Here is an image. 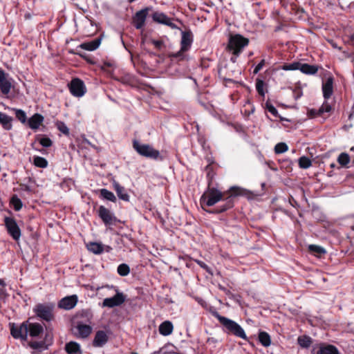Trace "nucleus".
<instances>
[{
    "mask_svg": "<svg viewBox=\"0 0 354 354\" xmlns=\"http://www.w3.org/2000/svg\"><path fill=\"white\" fill-rule=\"evenodd\" d=\"M350 41L354 46V33L350 36Z\"/></svg>",
    "mask_w": 354,
    "mask_h": 354,
    "instance_id": "bf43d9fd",
    "label": "nucleus"
},
{
    "mask_svg": "<svg viewBox=\"0 0 354 354\" xmlns=\"http://www.w3.org/2000/svg\"><path fill=\"white\" fill-rule=\"evenodd\" d=\"M308 251L317 257H322L326 253V250L324 248L317 245H309Z\"/></svg>",
    "mask_w": 354,
    "mask_h": 354,
    "instance_id": "2f4dec72",
    "label": "nucleus"
},
{
    "mask_svg": "<svg viewBox=\"0 0 354 354\" xmlns=\"http://www.w3.org/2000/svg\"><path fill=\"white\" fill-rule=\"evenodd\" d=\"M332 110L331 105L326 100L323 104L319 107V111L322 113V115L324 113H329Z\"/></svg>",
    "mask_w": 354,
    "mask_h": 354,
    "instance_id": "a18cd8bd",
    "label": "nucleus"
},
{
    "mask_svg": "<svg viewBox=\"0 0 354 354\" xmlns=\"http://www.w3.org/2000/svg\"><path fill=\"white\" fill-rule=\"evenodd\" d=\"M55 126L57 128V129L59 131H61L63 134H64L65 136L69 135V129L64 122L57 121L55 123Z\"/></svg>",
    "mask_w": 354,
    "mask_h": 354,
    "instance_id": "37998d69",
    "label": "nucleus"
},
{
    "mask_svg": "<svg viewBox=\"0 0 354 354\" xmlns=\"http://www.w3.org/2000/svg\"><path fill=\"white\" fill-rule=\"evenodd\" d=\"M131 354H138V353H137V352H136V351H132V352L131 353Z\"/></svg>",
    "mask_w": 354,
    "mask_h": 354,
    "instance_id": "338daca9",
    "label": "nucleus"
},
{
    "mask_svg": "<svg viewBox=\"0 0 354 354\" xmlns=\"http://www.w3.org/2000/svg\"><path fill=\"white\" fill-rule=\"evenodd\" d=\"M239 56H236V55H232V56L230 58V61L233 63H235L236 62V59Z\"/></svg>",
    "mask_w": 354,
    "mask_h": 354,
    "instance_id": "4d7b16f0",
    "label": "nucleus"
},
{
    "mask_svg": "<svg viewBox=\"0 0 354 354\" xmlns=\"http://www.w3.org/2000/svg\"><path fill=\"white\" fill-rule=\"evenodd\" d=\"M10 203L13 206V208L15 211H19L23 206L22 201L16 194L12 196L10 198Z\"/></svg>",
    "mask_w": 354,
    "mask_h": 354,
    "instance_id": "473e14b6",
    "label": "nucleus"
},
{
    "mask_svg": "<svg viewBox=\"0 0 354 354\" xmlns=\"http://www.w3.org/2000/svg\"><path fill=\"white\" fill-rule=\"evenodd\" d=\"M6 283L3 279H0V300L5 299L8 295L6 293Z\"/></svg>",
    "mask_w": 354,
    "mask_h": 354,
    "instance_id": "c03bdc74",
    "label": "nucleus"
},
{
    "mask_svg": "<svg viewBox=\"0 0 354 354\" xmlns=\"http://www.w3.org/2000/svg\"><path fill=\"white\" fill-rule=\"evenodd\" d=\"M77 301L78 297L76 295L66 296L59 300L58 307L67 310H71L76 306Z\"/></svg>",
    "mask_w": 354,
    "mask_h": 354,
    "instance_id": "2eb2a0df",
    "label": "nucleus"
},
{
    "mask_svg": "<svg viewBox=\"0 0 354 354\" xmlns=\"http://www.w3.org/2000/svg\"><path fill=\"white\" fill-rule=\"evenodd\" d=\"M249 39L241 35L236 34L229 38L227 50L232 55L239 56L245 47L249 44Z\"/></svg>",
    "mask_w": 354,
    "mask_h": 354,
    "instance_id": "0eeeda50",
    "label": "nucleus"
},
{
    "mask_svg": "<svg viewBox=\"0 0 354 354\" xmlns=\"http://www.w3.org/2000/svg\"><path fill=\"white\" fill-rule=\"evenodd\" d=\"M3 221L8 234L15 241H18L21 237V232L15 219L12 217L6 216Z\"/></svg>",
    "mask_w": 354,
    "mask_h": 354,
    "instance_id": "1a4fd4ad",
    "label": "nucleus"
},
{
    "mask_svg": "<svg viewBox=\"0 0 354 354\" xmlns=\"http://www.w3.org/2000/svg\"><path fill=\"white\" fill-rule=\"evenodd\" d=\"M111 64L109 63V62H105L102 66V69H105L106 67H111Z\"/></svg>",
    "mask_w": 354,
    "mask_h": 354,
    "instance_id": "13d9d810",
    "label": "nucleus"
},
{
    "mask_svg": "<svg viewBox=\"0 0 354 354\" xmlns=\"http://www.w3.org/2000/svg\"><path fill=\"white\" fill-rule=\"evenodd\" d=\"M151 8L146 7L138 11L133 17V24L136 29H141L145 24V21L148 15L149 11Z\"/></svg>",
    "mask_w": 354,
    "mask_h": 354,
    "instance_id": "9b49d317",
    "label": "nucleus"
},
{
    "mask_svg": "<svg viewBox=\"0 0 354 354\" xmlns=\"http://www.w3.org/2000/svg\"><path fill=\"white\" fill-rule=\"evenodd\" d=\"M265 64H266V60L265 59L261 60V62L255 66V68L253 71V73L257 74L263 68V67L265 66Z\"/></svg>",
    "mask_w": 354,
    "mask_h": 354,
    "instance_id": "3c124183",
    "label": "nucleus"
},
{
    "mask_svg": "<svg viewBox=\"0 0 354 354\" xmlns=\"http://www.w3.org/2000/svg\"><path fill=\"white\" fill-rule=\"evenodd\" d=\"M319 68L317 65L300 63L299 71L306 75H315L317 73Z\"/></svg>",
    "mask_w": 354,
    "mask_h": 354,
    "instance_id": "393cba45",
    "label": "nucleus"
},
{
    "mask_svg": "<svg viewBox=\"0 0 354 354\" xmlns=\"http://www.w3.org/2000/svg\"><path fill=\"white\" fill-rule=\"evenodd\" d=\"M216 340L214 338H208L207 342H215Z\"/></svg>",
    "mask_w": 354,
    "mask_h": 354,
    "instance_id": "680f3d73",
    "label": "nucleus"
},
{
    "mask_svg": "<svg viewBox=\"0 0 354 354\" xmlns=\"http://www.w3.org/2000/svg\"><path fill=\"white\" fill-rule=\"evenodd\" d=\"M266 109L274 117L278 116V111L277 109L269 102H266Z\"/></svg>",
    "mask_w": 354,
    "mask_h": 354,
    "instance_id": "49530a36",
    "label": "nucleus"
},
{
    "mask_svg": "<svg viewBox=\"0 0 354 354\" xmlns=\"http://www.w3.org/2000/svg\"><path fill=\"white\" fill-rule=\"evenodd\" d=\"M288 201H289V203L290 204V205H292V207L298 209L299 207V203H297V201L293 198V196H289V198H288Z\"/></svg>",
    "mask_w": 354,
    "mask_h": 354,
    "instance_id": "864d4df0",
    "label": "nucleus"
},
{
    "mask_svg": "<svg viewBox=\"0 0 354 354\" xmlns=\"http://www.w3.org/2000/svg\"><path fill=\"white\" fill-rule=\"evenodd\" d=\"M205 170L207 172V176H206L207 180V189H216L214 187H212V185L213 184L214 176L216 175V172H215V171L214 169V167L212 165V164L207 165L205 167Z\"/></svg>",
    "mask_w": 354,
    "mask_h": 354,
    "instance_id": "5701e85b",
    "label": "nucleus"
},
{
    "mask_svg": "<svg viewBox=\"0 0 354 354\" xmlns=\"http://www.w3.org/2000/svg\"><path fill=\"white\" fill-rule=\"evenodd\" d=\"M313 354H339L338 349L331 344H320L317 350L314 348L312 351Z\"/></svg>",
    "mask_w": 354,
    "mask_h": 354,
    "instance_id": "a211bd4d",
    "label": "nucleus"
},
{
    "mask_svg": "<svg viewBox=\"0 0 354 354\" xmlns=\"http://www.w3.org/2000/svg\"><path fill=\"white\" fill-rule=\"evenodd\" d=\"M298 344L304 348H307L310 346L313 343L312 338L308 335H301L297 338Z\"/></svg>",
    "mask_w": 354,
    "mask_h": 354,
    "instance_id": "7c9ffc66",
    "label": "nucleus"
},
{
    "mask_svg": "<svg viewBox=\"0 0 354 354\" xmlns=\"http://www.w3.org/2000/svg\"><path fill=\"white\" fill-rule=\"evenodd\" d=\"M44 118L39 113H35L27 121L28 127L32 130H37L42 125Z\"/></svg>",
    "mask_w": 354,
    "mask_h": 354,
    "instance_id": "aec40b11",
    "label": "nucleus"
},
{
    "mask_svg": "<svg viewBox=\"0 0 354 354\" xmlns=\"http://www.w3.org/2000/svg\"><path fill=\"white\" fill-rule=\"evenodd\" d=\"M9 75L0 68V91L3 95H8L12 88L11 78Z\"/></svg>",
    "mask_w": 354,
    "mask_h": 354,
    "instance_id": "4468645a",
    "label": "nucleus"
},
{
    "mask_svg": "<svg viewBox=\"0 0 354 354\" xmlns=\"http://www.w3.org/2000/svg\"><path fill=\"white\" fill-rule=\"evenodd\" d=\"M65 351L68 354H80L82 353L81 347L79 343L71 341L66 344Z\"/></svg>",
    "mask_w": 354,
    "mask_h": 354,
    "instance_id": "b1692460",
    "label": "nucleus"
},
{
    "mask_svg": "<svg viewBox=\"0 0 354 354\" xmlns=\"http://www.w3.org/2000/svg\"><path fill=\"white\" fill-rule=\"evenodd\" d=\"M126 300V296L122 292H117L112 297L105 298L102 302L103 307L113 308L120 306Z\"/></svg>",
    "mask_w": 354,
    "mask_h": 354,
    "instance_id": "f8f14e48",
    "label": "nucleus"
},
{
    "mask_svg": "<svg viewBox=\"0 0 354 354\" xmlns=\"http://www.w3.org/2000/svg\"><path fill=\"white\" fill-rule=\"evenodd\" d=\"M351 151H354V147H352L351 148Z\"/></svg>",
    "mask_w": 354,
    "mask_h": 354,
    "instance_id": "774afa93",
    "label": "nucleus"
},
{
    "mask_svg": "<svg viewBox=\"0 0 354 354\" xmlns=\"http://www.w3.org/2000/svg\"><path fill=\"white\" fill-rule=\"evenodd\" d=\"M76 328L78 330L80 337H81L82 338L88 337L92 332V327L87 324L79 323L77 324Z\"/></svg>",
    "mask_w": 354,
    "mask_h": 354,
    "instance_id": "bb28decb",
    "label": "nucleus"
},
{
    "mask_svg": "<svg viewBox=\"0 0 354 354\" xmlns=\"http://www.w3.org/2000/svg\"><path fill=\"white\" fill-rule=\"evenodd\" d=\"M196 263L203 269H204L205 271H207L208 273L212 274L210 268L203 261L201 260H195Z\"/></svg>",
    "mask_w": 354,
    "mask_h": 354,
    "instance_id": "8fccbe9b",
    "label": "nucleus"
},
{
    "mask_svg": "<svg viewBox=\"0 0 354 354\" xmlns=\"http://www.w3.org/2000/svg\"><path fill=\"white\" fill-rule=\"evenodd\" d=\"M194 35L190 29L181 31L180 48L176 53H170L169 57L172 62H181L188 59L187 52L192 47Z\"/></svg>",
    "mask_w": 354,
    "mask_h": 354,
    "instance_id": "20e7f679",
    "label": "nucleus"
},
{
    "mask_svg": "<svg viewBox=\"0 0 354 354\" xmlns=\"http://www.w3.org/2000/svg\"><path fill=\"white\" fill-rule=\"evenodd\" d=\"M86 247L90 252L95 254H102L104 251L103 245L97 242H90Z\"/></svg>",
    "mask_w": 354,
    "mask_h": 354,
    "instance_id": "c756f323",
    "label": "nucleus"
},
{
    "mask_svg": "<svg viewBox=\"0 0 354 354\" xmlns=\"http://www.w3.org/2000/svg\"><path fill=\"white\" fill-rule=\"evenodd\" d=\"M33 163L36 167L39 168H46L48 166L47 160L38 156L33 157Z\"/></svg>",
    "mask_w": 354,
    "mask_h": 354,
    "instance_id": "c9c22d12",
    "label": "nucleus"
},
{
    "mask_svg": "<svg viewBox=\"0 0 354 354\" xmlns=\"http://www.w3.org/2000/svg\"><path fill=\"white\" fill-rule=\"evenodd\" d=\"M12 110L15 111V117L19 121H20L23 124L27 122V116L24 111L15 108H12Z\"/></svg>",
    "mask_w": 354,
    "mask_h": 354,
    "instance_id": "f704fd0d",
    "label": "nucleus"
},
{
    "mask_svg": "<svg viewBox=\"0 0 354 354\" xmlns=\"http://www.w3.org/2000/svg\"><path fill=\"white\" fill-rule=\"evenodd\" d=\"M300 68V62H294L292 63H286L283 64L281 66V68L284 71H295V70H299Z\"/></svg>",
    "mask_w": 354,
    "mask_h": 354,
    "instance_id": "a19ab883",
    "label": "nucleus"
},
{
    "mask_svg": "<svg viewBox=\"0 0 354 354\" xmlns=\"http://www.w3.org/2000/svg\"><path fill=\"white\" fill-rule=\"evenodd\" d=\"M97 214L106 227H110L113 225H116L117 223H122V221L117 218L113 212L104 205H100L98 207Z\"/></svg>",
    "mask_w": 354,
    "mask_h": 354,
    "instance_id": "6e6552de",
    "label": "nucleus"
},
{
    "mask_svg": "<svg viewBox=\"0 0 354 354\" xmlns=\"http://www.w3.org/2000/svg\"><path fill=\"white\" fill-rule=\"evenodd\" d=\"M333 82L334 78L332 76H330L327 78L326 82L322 83V92L323 97L325 100H328L333 93Z\"/></svg>",
    "mask_w": 354,
    "mask_h": 354,
    "instance_id": "6ab92c4d",
    "label": "nucleus"
},
{
    "mask_svg": "<svg viewBox=\"0 0 354 354\" xmlns=\"http://www.w3.org/2000/svg\"><path fill=\"white\" fill-rule=\"evenodd\" d=\"M12 118L0 111V124L5 130H10L12 128Z\"/></svg>",
    "mask_w": 354,
    "mask_h": 354,
    "instance_id": "a878e982",
    "label": "nucleus"
},
{
    "mask_svg": "<svg viewBox=\"0 0 354 354\" xmlns=\"http://www.w3.org/2000/svg\"><path fill=\"white\" fill-rule=\"evenodd\" d=\"M153 21L166 25L171 29H177L178 26L172 22V19L167 17L165 13L160 12H154L151 15Z\"/></svg>",
    "mask_w": 354,
    "mask_h": 354,
    "instance_id": "ddd939ff",
    "label": "nucleus"
},
{
    "mask_svg": "<svg viewBox=\"0 0 354 354\" xmlns=\"http://www.w3.org/2000/svg\"><path fill=\"white\" fill-rule=\"evenodd\" d=\"M68 88L71 93L75 97H82L86 92L84 82L78 77L73 78L68 84Z\"/></svg>",
    "mask_w": 354,
    "mask_h": 354,
    "instance_id": "9d476101",
    "label": "nucleus"
},
{
    "mask_svg": "<svg viewBox=\"0 0 354 354\" xmlns=\"http://www.w3.org/2000/svg\"><path fill=\"white\" fill-rule=\"evenodd\" d=\"M113 188L115 191L118 197L125 202H129L130 196L127 193L124 187L122 186L118 181L113 180L112 183Z\"/></svg>",
    "mask_w": 354,
    "mask_h": 354,
    "instance_id": "f3484780",
    "label": "nucleus"
},
{
    "mask_svg": "<svg viewBox=\"0 0 354 354\" xmlns=\"http://www.w3.org/2000/svg\"><path fill=\"white\" fill-rule=\"evenodd\" d=\"M133 148L140 156L152 159L162 160L163 158L160 156V151L155 149L152 146L148 144H141L137 140H133Z\"/></svg>",
    "mask_w": 354,
    "mask_h": 354,
    "instance_id": "423d86ee",
    "label": "nucleus"
},
{
    "mask_svg": "<svg viewBox=\"0 0 354 354\" xmlns=\"http://www.w3.org/2000/svg\"><path fill=\"white\" fill-rule=\"evenodd\" d=\"M44 344H45L44 342L40 341V342H30L28 344H29L30 347L33 349H39V348H43L44 346Z\"/></svg>",
    "mask_w": 354,
    "mask_h": 354,
    "instance_id": "09e8293b",
    "label": "nucleus"
},
{
    "mask_svg": "<svg viewBox=\"0 0 354 354\" xmlns=\"http://www.w3.org/2000/svg\"><path fill=\"white\" fill-rule=\"evenodd\" d=\"M109 341V336L104 330H100L95 333L93 340L94 347H103Z\"/></svg>",
    "mask_w": 354,
    "mask_h": 354,
    "instance_id": "dca6fc26",
    "label": "nucleus"
},
{
    "mask_svg": "<svg viewBox=\"0 0 354 354\" xmlns=\"http://www.w3.org/2000/svg\"><path fill=\"white\" fill-rule=\"evenodd\" d=\"M328 176H333V171H329V172L328 173Z\"/></svg>",
    "mask_w": 354,
    "mask_h": 354,
    "instance_id": "0e129e2a",
    "label": "nucleus"
},
{
    "mask_svg": "<svg viewBox=\"0 0 354 354\" xmlns=\"http://www.w3.org/2000/svg\"><path fill=\"white\" fill-rule=\"evenodd\" d=\"M303 95L302 89L300 87L295 88L293 90V96L295 100H298Z\"/></svg>",
    "mask_w": 354,
    "mask_h": 354,
    "instance_id": "603ef678",
    "label": "nucleus"
},
{
    "mask_svg": "<svg viewBox=\"0 0 354 354\" xmlns=\"http://www.w3.org/2000/svg\"><path fill=\"white\" fill-rule=\"evenodd\" d=\"M312 165L311 160L306 156H301L299 158V166L302 169H308Z\"/></svg>",
    "mask_w": 354,
    "mask_h": 354,
    "instance_id": "58836bf2",
    "label": "nucleus"
},
{
    "mask_svg": "<svg viewBox=\"0 0 354 354\" xmlns=\"http://www.w3.org/2000/svg\"><path fill=\"white\" fill-rule=\"evenodd\" d=\"M350 156L346 153H341L338 158H337V162L342 167H348V164L350 162Z\"/></svg>",
    "mask_w": 354,
    "mask_h": 354,
    "instance_id": "72a5a7b5",
    "label": "nucleus"
},
{
    "mask_svg": "<svg viewBox=\"0 0 354 354\" xmlns=\"http://www.w3.org/2000/svg\"><path fill=\"white\" fill-rule=\"evenodd\" d=\"M330 167L331 169H335V168H336V167H337L336 164H335V163H334V162L331 163V164L330 165Z\"/></svg>",
    "mask_w": 354,
    "mask_h": 354,
    "instance_id": "052dcab7",
    "label": "nucleus"
},
{
    "mask_svg": "<svg viewBox=\"0 0 354 354\" xmlns=\"http://www.w3.org/2000/svg\"><path fill=\"white\" fill-rule=\"evenodd\" d=\"M258 339L260 344L264 347H268L271 344L270 335L266 331H259Z\"/></svg>",
    "mask_w": 354,
    "mask_h": 354,
    "instance_id": "cd10ccee",
    "label": "nucleus"
},
{
    "mask_svg": "<svg viewBox=\"0 0 354 354\" xmlns=\"http://www.w3.org/2000/svg\"><path fill=\"white\" fill-rule=\"evenodd\" d=\"M77 55H80V57H84V58L85 57L84 55H83V54H82V53H77Z\"/></svg>",
    "mask_w": 354,
    "mask_h": 354,
    "instance_id": "69168bd1",
    "label": "nucleus"
},
{
    "mask_svg": "<svg viewBox=\"0 0 354 354\" xmlns=\"http://www.w3.org/2000/svg\"><path fill=\"white\" fill-rule=\"evenodd\" d=\"M10 334L15 339L27 341L28 336L32 338H41L44 334V326L41 324L30 322L26 320L20 325L10 324Z\"/></svg>",
    "mask_w": 354,
    "mask_h": 354,
    "instance_id": "f03ea898",
    "label": "nucleus"
},
{
    "mask_svg": "<svg viewBox=\"0 0 354 354\" xmlns=\"http://www.w3.org/2000/svg\"><path fill=\"white\" fill-rule=\"evenodd\" d=\"M152 43L158 48H160L162 45V42L158 40H153Z\"/></svg>",
    "mask_w": 354,
    "mask_h": 354,
    "instance_id": "5fc2aeb1",
    "label": "nucleus"
},
{
    "mask_svg": "<svg viewBox=\"0 0 354 354\" xmlns=\"http://www.w3.org/2000/svg\"><path fill=\"white\" fill-rule=\"evenodd\" d=\"M265 86H266V84H265V82H263V80H262L259 78H257L256 80V90H257V93H259V95L263 97H265V94H266V91L264 90Z\"/></svg>",
    "mask_w": 354,
    "mask_h": 354,
    "instance_id": "e433bc0d",
    "label": "nucleus"
},
{
    "mask_svg": "<svg viewBox=\"0 0 354 354\" xmlns=\"http://www.w3.org/2000/svg\"><path fill=\"white\" fill-rule=\"evenodd\" d=\"M117 272L119 275L122 277H126L130 272V268L127 264L122 263L118 266Z\"/></svg>",
    "mask_w": 354,
    "mask_h": 354,
    "instance_id": "4c0bfd02",
    "label": "nucleus"
},
{
    "mask_svg": "<svg viewBox=\"0 0 354 354\" xmlns=\"http://www.w3.org/2000/svg\"><path fill=\"white\" fill-rule=\"evenodd\" d=\"M308 115L310 118H317L319 116H322V113L319 111V109H311L308 110Z\"/></svg>",
    "mask_w": 354,
    "mask_h": 354,
    "instance_id": "de8ad7c7",
    "label": "nucleus"
},
{
    "mask_svg": "<svg viewBox=\"0 0 354 354\" xmlns=\"http://www.w3.org/2000/svg\"><path fill=\"white\" fill-rule=\"evenodd\" d=\"M288 150V146L285 142H279L274 147V153L279 154Z\"/></svg>",
    "mask_w": 354,
    "mask_h": 354,
    "instance_id": "79ce46f5",
    "label": "nucleus"
},
{
    "mask_svg": "<svg viewBox=\"0 0 354 354\" xmlns=\"http://www.w3.org/2000/svg\"><path fill=\"white\" fill-rule=\"evenodd\" d=\"M174 330L173 324L170 321H165L159 326V333L163 336L171 335Z\"/></svg>",
    "mask_w": 354,
    "mask_h": 354,
    "instance_id": "4be33fe9",
    "label": "nucleus"
},
{
    "mask_svg": "<svg viewBox=\"0 0 354 354\" xmlns=\"http://www.w3.org/2000/svg\"><path fill=\"white\" fill-rule=\"evenodd\" d=\"M21 187H22V189L26 192H29L31 191L30 186L28 185H21Z\"/></svg>",
    "mask_w": 354,
    "mask_h": 354,
    "instance_id": "6e6d98bb",
    "label": "nucleus"
},
{
    "mask_svg": "<svg viewBox=\"0 0 354 354\" xmlns=\"http://www.w3.org/2000/svg\"><path fill=\"white\" fill-rule=\"evenodd\" d=\"M55 303L46 302L37 304L32 311L40 319L50 322L55 319Z\"/></svg>",
    "mask_w": 354,
    "mask_h": 354,
    "instance_id": "39448f33",
    "label": "nucleus"
},
{
    "mask_svg": "<svg viewBox=\"0 0 354 354\" xmlns=\"http://www.w3.org/2000/svg\"><path fill=\"white\" fill-rule=\"evenodd\" d=\"M281 30V26H277V27H276V28H275V30H275L276 32H277V31H279V30Z\"/></svg>",
    "mask_w": 354,
    "mask_h": 354,
    "instance_id": "e2e57ef3",
    "label": "nucleus"
},
{
    "mask_svg": "<svg viewBox=\"0 0 354 354\" xmlns=\"http://www.w3.org/2000/svg\"><path fill=\"white\" fill-rule=\"evenodd\" d=\"M210 313L223 326V330L225 333L248 340V337L243 328L235 321L221 315L216 310H211Z\"/></svg>",
    "mask_w": 354,
    "mask_h": 354,
    "instance_id": "7ed1b4c3",
    "label": "nucleus"
},
{
    "mask_svg": "<svg viewBox=\"0 0 354 354\" xmlns=\"http://www.w3.org/2000/svg\"><path fill=\"white\" fill-rule=\"evenodd\" d=\"M39 135L36 136V140L39 141V144L44 147H50L53 145V141L51 139L46 136H44L41 138H39Z\"/></svg>",
    "mask_w": 354,
    "mask_h": 354,
    "instance_id": "ea45409f",
    "label": "nucleus"
},
{
    "mask_svg": "<svg viewBox=\"0 0 354 354\" xmlns=\"http://www.w3.org/2000/svg\"><path fill=\"white\" fill-rule=\"evenodd\" d=\"M101 39L96 38L92 41L82 43L78 47L84 50L93 51L99 47Z\"/></svg>",
    "mask_w": 354,
    "mask_h": 354,
    "instance_id": "412c9836",
    "label": "nucleus"
},
{
    "mask_svg": "<svg viewBox=\"0 0 354 354\" xmlns=\"http://www.w3.org/2000/svg\"><path fill=\"white\" fill-rule=\"evenodd\" d=\"M245 191L237 186L231 187L225 192L218 189H206L201 196L200 203L203 209L209 214H221L232 209L236 198L244 195Z\"/></svg>",
    "mask_w": 354,
    "mask_h": 354,
    "instance_id": "f257e3e1",
    "label": "nucleus"
},
{
    "mask_svg": "<svg viewBox=\"0 0 354 354\" xmlns=\"http://www.w3.org/2000/svg\"><path fill=\"white\" fill-rule=\"evenodd\" d=\"M99 192H100V196L102 199L106 200V201H111L113 203H116L117 198L112 192H111L106 189H104V188L100 189L99 190Z\"/></svg>",
    "mask_w": 354,
    "mask_h": 354,
    "instance_id": "c85d7f7f",
    "label": "nucleus"
}]
</instances>
